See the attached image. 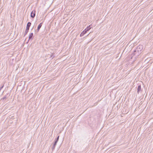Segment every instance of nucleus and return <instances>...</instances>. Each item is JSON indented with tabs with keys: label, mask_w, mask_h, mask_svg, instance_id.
<instances>
[{
	"label": "nucleus",
	"mask_w": 153,
	"mask_h": 153,
	"mask_svg": "<svg viewBox=\"0 0 153 153\" xmlns=\"http://www.w3.org/2000/svg\"><path fill=\"white\" fill-rule=\"evenodd\" d=\"M141 53L139 51L137 52V51L135 50L133 53L132 54V56L131 58L133 57L135 58H137Z\"/></svg>",
	"instance_id": "f257e3e1"
},
{
	"label": "nucleus",
	"mask_w": 153,
	"mask_h": 153,
	"mask_svg": "<svg viewBox=\"0 0 153 153\" xmlns=\"http://www.w3.org/2000/svg\"><path fill=\"white\" fill-rule=\"evenodd\" d=\"M31 25V23L30 22H28L26 28L25 32V34L24 36L27 33Z\"/></svg>",
	"instance_id": "f03ea898"
},
{
	"label": "nucleus",
	"mask_w": 153,
	"mask_h": 153,
	"mask_svg": "<svg viewBox=\"0 0 153 153\" xmlns=\"http://www.w3.org/2000/svg\"><path fill=\"white\" fill-rule=\"evenodd\" d=\"M143 48V47L142 45H140L137 47L135 50L137 51V52L139 51L141 53V51L142 50Z\"/></svg>",
	"instance_id": "7ed1b4c3"
},
{
	"label": "nucleus",
	"mask_w": 153,
	"mask_h": 153,
	"mask_svg": "<svg viewBox=\"0 0 153 153\" xmlns=\"http://www.w3.org/2000/svg\"><path fill=\"white\" fill-rule=\"evenodd\" d=\"M35 10H33L31 13L30 16L32 18L34 17L35 16Z\"/></svg>",
	"instance_id": "20e7f679"
},
{
	"label": "nucleus",
	"mask_w": 153,
	"mask_h": 153,
	"mask_svg": "<svg viewBox=\"0 0 153 153\" xmlns=\"http://www.w3.org/2000/svg\"><path fill=\"white\" fill-rule=\"evenodd\" d=\"M141 91V87L140 85H139L137 88V93L138 94L139 93V92Z\"/></svg>",
	"instance_id": "39448f33"
},
{
	"label": "nucleus",
	"mask_w": 153,
	"mask_h": 153,
	"mask_svg": "<svg viewBox=\"0 0 153 153\" xmlns=\"http://www.w3.org/2000/svg\"><path fill=\"white\" fill-rule=\"evenodd\" d=\"M33 35V33H30V35H29V40H30V39H31V40H32Z\"/></svg>",
	"instance_id": "423d86ee"
},
{
	"label": "nucleus",
	"mask_w": 153,
	"mask_h": 153,
	"mask_svg": "<svg viewBox=\"0 0 153 153\" xmlns=\"http://www.w3.org/2000/svg\"><path fill=\"white\" fill-rule=\"evenodd\" d=\"M87 32V31L85 30H83L82 33H81L80 34V37H81V36H83L85 33H86Z\"/></svg>",
	"instance_id": "0eeeda50"
},
{
	"label": "nucleus",
	"mask_w": 153,
	"mask_h": 153,
	"mask_svg": "<svg viewBox=\"0 0 153 153\" xmlns=\"http://www.w3.org/2000/svg\"><path fill=\"white\" fill-rule=\"evenodd\" d=\"M43 23H40V24H39V25H38V27H37V31H39V29H40V28H41V27L42 26V24Z\"/></svg>",
	"instance_id": "6e6552de"
},
{
	"label": "nucleus",
	"mask_w": 153,
	"mask_h": 153,
	"mask_svg": "<svg viewBox=\"0 0 153 153\" xmlns=\"http://www.w3.org/2000/svg\"><path fill=\"white\" fill-rule=\"evenodd\" d=\"M91 28V25H90L88 26L87 27L85 30L87 32V31L90 30Z\"/></svg>",
	"instance_id": "1a4fd4ad"
},
{
	"label": "nucleus",
	"mask_w": 153,
	"mask_h": 153,
	"mask_svg": "<svg viewBox=\"0 0 153 153\" xmlns=\"http://www.w3.org/2000/svg\"><path fill=\"white\" fill-rule=\"evenodd\" d=\"M55 147V146H54V145H53L51 148L52 150L53 151Z\"/></svg>",
	"instance_id": "9d476101"
},
{
	"label": "nucleus",
	"mask_w": 153,
	"mask_h": 153,
	"mask_svg": "<svg viewBox=\"0 0 153 153\" xmlns=\"http://www.w3.org/2000/svg\"><path fill=\"white\" fill-rule=\"evenodd\" d=\"M7 98V97L6 96H4V97L3 98H2L1 100H4V99H6Z\"/></svg>",
	"instance_id": "9b49d317"
},
{
	"label": "nucleus",
	"mask_w": 153,
	"mask_h": 153,
	"mask_svg": "<svg viewBox=\"0 0 153 153\" xmlns=\"http://www.w3.org/2000/svg\"><path fill=\"white\" fill-rule=\"evenodd\" d=\"M59 136H58V137H57L56 140H55V141L58 142V141L59 139Z\"/></svg>",
	"instance_id": "f8f14e48"
},
{
	"label": "nucleus",
	"mask_w": 153,
	"mask_h": 153,
	"mask_svg": "<svg viewBox=\"0 0 153 153\" xmlns=\"http://www.w3.org/2000/svg\"><path fill=\"white\" fill-rule=\"evenodd\" d=\"M57 142L55 141L54 143V144H53L54 145V146H56V145L57 144Z\"/></svg>",
	"instance_id": "ddd939ff"
},
{
	"label": "nucleus",
	"mask_w": 153,
	"mask_h": 153,
	"mask_svg": "<svg viewBox=\"0 0 153 153\" xmlns=\"http://www.w3.org/2000/svg\"><path fill=\"white\" fill-rule=\"evenodd\" d=\"M4 87V85H3L0 88V90L1 91V89L3 88Z\"/></svg>",
	"instance_id": "4468645a"
},
{
	"label": "nucleus",
	"mask_w": 153,
	"mask_h": 153,
	"mask_svg": "<svg viewBox=\"0 0 153 153\" xmlns=\"http://www.w3.org/2000/svg\"><path fill=\"white\" fill-rule=\"evenodd\" d=\"M0 91H1L0 90Z\"/></svg>",
	"instance_id": "2eb2a0df"
}]
</instances>
